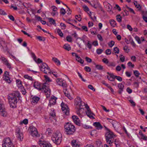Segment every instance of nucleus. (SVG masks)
<instances>
[{
	"label": "nucleus",
	"instance_id": "obj_45",
	"mask_svg": "<svg viewBox=\"0 0 147 147\" xmlns=\"http://www.w3.org/2000/svg\"><path fill=\"white\" fill-rule=\"evenodd\" d=\"M134 74L135 76L136 77H138L140 74V73L137 70H134Z\"/></svg>",
	"mask_w": 147,
	"mask_h": 147
},
{
	"label": "nucleus",
	"instance_id": "obj_33",
	"mask_svg": "<svg viewBox=\"0 0 147 147\" xmlns=\"http://www.w3.org/2000/svg\"><path fill=\"white\" fill-rule=\"evenodd\" d=\"M31 135L33 137H38L39 136V134L38 133L37 130L36 131V132L34 131L31 132Z\"/></svg>",
	"mask_w": 147,
	"mask_h": 147
},
{
	"label": "nucleus",
	"instance_id": "obj_49",
	"mask_svg": "<svg viewBox=\"0 0 147 147\" xmlns=\"http://www.w3.org/2000/svg\"><path fill=\"white\" fill-rule=\"evenodd\" d=\"M114 44L115 42L114 41L112 40L109 43L108 45L110 47H111L114 45Z\"/></svg>",
	"mask_w": 147,
	"mask_h": 147
},
{
	"label": "nucleus",
	"instance_id": "obj_54",
	"mask_svg": "<svg viewBox=\"0 0 147 147\" xmlns=\"http://www.w3.org/2000/svg\"><path fill=\"white\" fill-rule=\"evenodd\" d=\"M31 54L32 56L33 57L34 60L36 62H37V61L36 60V57L34 53H32Z\"/></svg>",
	"mask_w": 147,
	"mask_h": 147
},
{
	"label": "nucleus",
	"instance_id": "obj_29",
	"mask_svg": "<svg viewBox=\"0 0 147 147\" xmlns=\"http://www.w3.org/2000/svg\"><path fill=\"white\" fill-rule=\"evenodd\" d=\"M40 99L37 96H34L32 98V102L33 103H37Z\"/></svg>",
	"mask_w": 147,
	"mask_h": 147
},
{
	"label": "nucleus",
	"instance_id": "obj_59",
	"mask_svg": "<svg viewBox=\"0 0 147 147\" xmlns=\"http://www.w3.org/2000/svg\"><path fill=\"white\" fill-rule=\"evenodd\" d=\"M97 37L98 39L100 41H102L103 40V39L102 38V37L101 36L100 34H98L97 35Z\"/></svg>",
	"mask_w": 147,
	"mask_h": 147
},
{
	"label": "nucleus",
	"instance_id": "obj_11",
	"mask_svg": "<svg viewBox=\"0 0 147 147\" xmlns=\"http://www.w3.org/2000/svg\"><path fill=\"white\" fill-rule=\"evenodd\" d=\"M38 143L41 147H52L51 144L44 141H39Z\"/></svg>",
	"mask_w": 147,
	"mask_h": 147
},
{
	"label": "nucleus",
	"instance_id": "obj_31",
	"mask_svg": "<svg viewBox=\"0 0 147 147\" xmlns=\"http://www.w3.org/2000/svg\"><path fill=\"white\" fill-rule=\"evenodd\" d=\"M110 23L111 26L113 27H114L116 24L115 21L113 20H110Z\"/></svg>",
	"mask_w": 147,
	"mask_h": 147
},
{
	"label": "nucleus",
	"instance_id": "obj_1",
	"mask_svg": "<svg viewBox=\"0 0 147 147\" xmlns=\"http://www.w3.org/2000/svg\"><path fill=\"white\" fill-rule=\"evenodd\" d=\"M34 87L39 90H41L43 91L46 96L48 98L50 97L51 95V90L49 89L48 84L47 85L46 82L44 84H40L38 82H35L34 83Z\"/></svg>",
	"mask_w": 147,
	"mask_h": 147
},
{
	"label": "nucleus",
	"instance_id": "obj_64",
	"mask_svg": "<svg viewBox=\"0 0 147 147\" xmlns=\"http://www.w3.org/2000/svg\"><path fill=\"white\" fill-rule=\"evenodd\" d=\"M60 26L62 27H63V28H62V29H65L66 27V26L65 24H64V23H60Z\"/></svg>",
	"mask_w": 147,
	"mask_h": 147
},
{
	"label": "nucleus",
	"instance_id": "obj_21",
	"mask_svg": "<svg viewBox=\"0 0 147 147\" xmlns=\"http://www.w3.org/2000/svg\"><path fill=\"white\" fill-rule=\"evenodd\" d=\"M107 119L109 120V121L112 124L114 128H117V124H118V122L111 119Z\"/></svg>",
	"mask_w": 147,
	"mask_h": 147
},
{
	"label": "nucleus",
	"instance_id": "obj_51",
	"mask_svg": "<svg viewBox=\"0 0 147 147\" xmlns=\"http://www.w3.org/2000/svg\"><path fill=\"white\" fill-rule=\"evenodd\" d=\"M75 18L77 20L79 21H80L82 19L81 18V16L80 15L76 16Z\"/></svg>",
	"mask_w": 147,
	"mask_h": 147
},
{
	"label": "nucleus",
	"instance_id": "obj_16",
	"mask_svg": "<svg viewBox=\"0 0 147 147\" xmlns=\"http://www.w3.org/2000/svg\"><path fill=\"white\" fill-rule=\"evenodd\" d=\"M60 80L61 82L62 81V79L58 78H57L56 80V82L59 85L62 86L63 87H65L67 86V84H66L64 80H63L61 83H61H59V81Z\"/></svg>",
	"mask_w": 147,
	"mask_h": 147
},
{
	"label": "nucleus",
	"instance_id": "obj_43",
	"mask_svg": "<svg viewBox=\"0 0 147 147\" xmlns=\"http://www.w3.org/2000/svg\"><path fill=\"white\" fill-rule=\"evenodd\" d=\"M120 61L122 62H124L125 60V57L123 55H121L119 56Z\"/></svg>",
	"mask_w": 147,
	"mask_h": 147
},
{
	"label": "nucleus",
	"instance_id": "obj_22",
	"mask_svg": "<svg viewBox=\"0 0 147 147\" xmlns=\"http://www.w3.org/2000/svg\"><path fill=\"white\" fill-rule=\"evenodd\" d=\"M57 98L55 96H53V97H51V100H50V103L51 105L55 104L56 103V100Z\"/></svg>",
	"mask_w": 147,
	"mask_h": 147
},
{
	"label": "nucleus",
	"instance_id": "obj_38",
	"mask_svg": "<svg viewBox=\"0 0 147 147\" xmlns=\"http://www.w3.org/2000/svg\"><path fill=\"white\" fill-rule=\"evenodd\" d=\"M16 82L17 84L18 85V86L19 87H21L22 86V82L19 80H16Z\"/></svg>",
	"mask_w": 147,
	"mask_h": 147
},
{
	"label": "nucleus",
	"instance_id": "obj_55",
	"mask_svg": "<svg viewBox=\"0 0 147 147\" xmlns=\"http://www.w3.org/2000/svg\"><path fill=\"white\" fill-rule=\"evenodd\" d=\"M88 87L89 88L92 90L93 91H95V89L91 85H89L88 86Z\"/></svg>",
	"mask_w": 147,
	"mask_h": 147
},
{
	"label": "nucleus",
	"instance_id": "obj_32",
	"mask_svg": "<svg viewBox=\"0 0 147 147\" xmlns=\"http://www.w3.org/2000/svg\"><path fill=\"white\" fill-rule=\"evenodd\" d=\"M107 65L109 67H115L116 65L115 63V62H109L107 64Z\"/></svg>",
	"mask_w": 147,
	"mask_h": 147
},
{
	"label": "nucleus",
	"instance_id": "obj_9",
	"mask_svg": "<svg viewBox=\"0 0 147 147\" xmlns=\"http://www.w3.org/2000/svg\"><path fill=\"white\" fill-rule=\"evenodd\" d=\"M61 106L63 113L67 115H69V110L67 105L63 102H62L61 104Z\"/></svg>",
	"mask_w": 147,
	"mask_h": 147
},
{
	"label": "nucleus",
	"instance_id": "obj_46",
	"mask_svg": "<svg viewBox=\"0 0 147 147\" xmlns=\"http://www.w3.org/2000/svg\"><path fill=\"white\" fill-rule=\"evenodd\" d=\"M115 78L118 81H119V82H121L122 80V78L120 76H115Z\"/></svg>",
	"mask_w": 147,
	"mask_h": 147
},
{
	"label": "nucleus",
	"instance_id": "obj_6",
	"mask_svg": "<svg viewBox=\"0 0 147 147\" xmlns=\"http://www.w3.org/2000/svg\"><path fill=\"white\" fill-rule=\"evenodd\" d=\"M62 136L59 132H57L53 135L52 138L53 141L57 145L59 144L61 142Z\"/></svg>",
	"mask_w": 147,
	"mask_h": 147
},
{
	"label": "nucleus",
	"instance_id": "obj_7",
	"mask_svg": "<svg viewBox=\"0 0 147 147\" xmlns=\"http://www.w3.org/2000/svg\"><path fill=\"white\" fill-rule=\"evenodd\" d=\"M2 143V147H15L9 138L4 139Z\"/></svg>",
	"mask_w": 147,
	"mask_h": 147
},
{
	"label": "nucleus",
	"instance_id": "obj_26",
	"mask_svg": "<svg viewBox=\"0 0 147 147\" xmlns=\"http://www.w3.org/2000/svg\"><path fill=\"white\" fill-rule=\"evenodd\" d=\"M63 48L69 51L71 49V48L69 45L68 44H65L64 45Z\"/></svg>",
	"mask_w": 147,
	"mask_h": 147
},
{
	"label": "nucleus",
	"instance_id": "obj_48",
	"mask_svg": "<svg viewBox=\"0 0 147 147\" xmlns=\"http://www.w3.org/2000/svg\"><path fill=\"white\" fill-rule=\"evenodd\" d=\"M66 39V40L69 42H71L72 41V38L69 36H67Z\"/></svg>",
	"mask_w": 147,
	"mask_h": 147
},
{
	"label": "nucleus",
	"instance_id": "obj_41",
	"mask_svg": "<svg viewBox=\"0 0 147 147\" xmlns=\"http://www.w3.org/2000/svg\"><path fill=\"white\" fill-rule=\"evenodd\" d=\"M135 38L136 40L138 42L139 44H140L141 43V41L140 40V38L138 36H136L135 37Z\"/></svg>",
	"mask_w": 147,
	"mask_h": 147
},
{
	"label": "nucleus",
	"instance_id": "obj_17",
	"mask_svg": "<svg viewBox=\"0 0 147 147\" xmlns=\"http://www.w3.org/2000/svg\"><path fill=\"white\" fill-rule=\"evenodd\" d=\"M118 87L119 89L118 92L119 94H121L123 90L124 86L121 83H119L118 84Z\"/></svg>",
	"mask_w": 147,
	"mask_h": 147
},
{
	"label": "nucleus",
	"instance_id": "obj_56",
	"mask_svg": "<svg viewBox=\"0 0 147 147\" xmlns=\"http://www.w3.org/2000/svg\"><path fill=\"white\" fill-rule=\"evenodd\" d=\"M84 10L85 11H88L89 9L88 7L86 5H84L83 6Z\"/></svg>",
	"mask_w": 147,
	"mask_h": 147
},
{
	"label": "nucleus",
	"instance_id": "obj_50",
	"mask_svg": "<svg viewBox=\"0 0 147 147\" xmlns=\"http://www.w3.org/2000/svg\"><path fill=\"white\" fill-rule=\"evenodd\" d=\"M77 73L78 74V75L79 76L81 79L83 81H84V82H86V80L83 78V77H82L81 74L79 72H77Z\"/></svg>",
	"mask_w": 147,
	"mask_h": 147
},
{
	"label": "nucleus",
	"instance_id": "obj_42",
	"mask_svg": "<svg viewBox=\"0 0 147 147\" xmlns=\"http://www.w3.org/2000/svg\"><path fill=\"white\" fill-rule=\"evenodd\" d=\"M44 76L45 78V80H46V81L47 82H49L51 81V80L48 77V76L47 75H45Z\"/></svg>",
	"mask_w": 147,
	"mask_h": 147
},
{
	"label": "nucleus",
	"instance_id": "obj_24",
	"mask_svg": "<svg viewBox=\"0 0 147 147\" xmlns=\"http://www.w3.org/2000/svg\"><path fill=\"white\" fill-rule=\"evenodd\" d=\"M139 134L141 136V138L144 140H147V136L144 135L141 131L139 132Z\"/></svg>",
	"mask_w": 147,
	"mask_h": 147
},
{
	"label": "nucleus",
	"instance_id": "obj_25",
	"mask_svg": "<svg viewBox=\"0 0 147 147\" xmlns=\"http://www.w3.org/2000/svg\"><path fill=\"white\" fill-rule=\"evenodd\" d=\"M76 60L79 63L81 64L84 63V60L82 59L80 57L78 56V55H76Z\"/></svg>",
	"mask_w": 147,
	"mask_h": 147
},
{
	"label": "nucleus",
	"instance_id": "obj_61",
	"mask_svg": "<svg viewBox=\"0 0 147 147\" xmlns=\"http://www.w3.org/2000/svg\"><path fill=\"white\" fill-rule=\"evenodd\" d=\"M105 53L107 55H110L111 53V50L109 49H107Z\"/></svg>",
	"mask_w": 147,
	"mask_h": 147
},
{
	"label": "nucleus",
	"instance_id": "obj_30",
	"mask_svg": "<svg viewBox=\"0 0 147 147\" xmlns=\"http://www.w3.org/2000/svg\"><path fill=\"white\" fill-rule=\"evenodd\" d=\"M49 21L51 23V24H53V25H56V24L55 22V20L52 18H48Z\"/></svg>",
	"mask_w": 147,
	"mask_h": 147
},
{
	"label": "nucleus",
	"instance_id": "obj_62",
	"mask_svg": "<svg viewBox=\"0 0 147 147\" xmlns=\"http://www.w3.org/2000/svg\"><path fill=\"white\" fill-rule=\"evenodd\" d=\"M24 78H25L26 79H27L30 80H32V78L29 76H28V75H25L24 76Z\"/></svg>",
	"mask_w": 147,
	"mask_h": 147
},
{
	"label": "nucleus",
	"instance_id": "obj_27",
	"mask_svg": "<svg viewBox=\"0 0 147 147\" xmlns=\"http://www.w3.org/2000/svg\"><path fill=\"white\" fill-rule=\"evenodd\" d=\"M52 60L55 63H57L58 65H60V62L57 58L55 57H53L52 58Z\"/></svg>",
	"mask_w": 147,
	"mask_h": 147
},
{
	"label": "nucleus",
	"instance_id": "obj_28",
	"mask_svg": "<svg viewBox=\"0 0 147 147\" xmlns=\"http://www.w3.org/2000/svg\"><path fill=\"white\" fill-rule=\"evenodd\" d=\"M64 93L65 95L70 100H71L72 99V98L70 94L68 91H66L64 92Z\"/></svg>",
	"mask_w": 147,
	"mask_h": 147
},
{
	"label": "nucleus",
	"instance_id": "obj_36",
	"mask_svg": "<svg viewBox=\"0 0 147 147\" xmlns=\"http://www.w3.org/2000/svg\"><path fill=\"white\" fill-rule=\"evenodd\" d=\"M57 32L58 34L61 37H62L63 36V34L61 30L59 29H57Z\"/></svg>",
	"mask_w": 147,
	"mask_h": 147
},
{
	"label": "nucleus",
	"instance_id": "obj_34",
	"mask_svg": "<svg viewBox=\"0 0 147 147\" xmlns=\"http://www.w3.org/2000/svg\"><path fill=\"white\" fill-rule=\"evenodd\" d=\"M31 132H36L37 129L34 127L31 126L30 127Z\"/></svg>",
	"mask_w": 147,
	"mask_h": 147
},
{
	"label": "nucleus",
	"instance_id": "obj_40",
	"mask_svg": "<svg viewBox=\"0 0 147 147\" xmlns=\"http://www.w3.org/2000/svg\"><path fill=\"white\" fill-rule=\"evenodd\" d=\"M60 13L64 15L66 13L65 10L63 8H61L60 9Z\"/></svg>",
	"mask_w": 147,
	"mask_h": 147
},
{
	"label": "nucleus",
	"instance_id": "obj_44",
	"mask_svg": "<svg viewBox=\"0 0 147 147\" xmlns=\"http://www.w3.org/2000/svg\"><path fill=\"white\" fill-rule=\"evenodd\" d=\"M113 50L115 53L118 54L119 53V49L117 47H114L113 49Z\"/></svg>",
	"mask_w": 147,
	"mask_h": 147
},
{
	"label": "nucleus",
	"instance_id": "obj_12",
	"mask_svg": "<svg viewBox=\"0 0 147 147\" xmlns=\"http://www.w3.org/2000/svg\"><path fill=\"white\" fill-rule=\"evenodd\" d=\"M3 106V105L0 104V114L4 117L6 116L7 113Z\"/></svg>",
	"mask_w": 147,
	"mask_h": 147
},
{
	"label": "nucleus",
	"instance_id": "obj_19",
	"mask_svg": "<svg viewBox=\"0 0 147 147\" xmlns=\"http://www.w3.org/2000/svg\"><path fill=\"white\" fill-rule=\"evenodd\" d=\"M93 125L96 127V129H101L102 128V126L99 122H94L93 123Z\"/></svg>",
	"mask_w": 147,
	"mask_h": 147
},
{
	"label": "nucleus",
	"instance_id": "obj_8",
	"mask_svg": "<svg viewBox=\"0 0 147 147\" xmlns=\"http://www.w3.org/2000/svg\"><path fill=\"white\" fill-rule=\"evenodd\" d=\"M40 67V70L45 74L51 73L50 68L45 63H43Z\"/></svg>",
	"mask_w": 147,
	"mask_h": 147
},
{
	"label": "nucleus",
	"instance_id": "obj_2",
	"mask_svg": "<svg viewBox=\"0 0 147 147\" xmlns=\"http://www.w3.org/2000/svg\"><path fill=\"white\" fill-rule=\"evenodd\" d=\"M20 97V93L18 91L14 92L10 95V96L8 98V99L11 107L15 108L16 107L17 102V98H19Z\"/></svg>",
	"mask_w": 147,
	"mask_h": 147
},
{
	"label": "nucleus",
	"instance_id": "obj_52",
	"mask_svg": "<svg viewBox=\"0 0 147 147\" xmlns=\"http://www.w3.org/2000/svg\"><path fill=\"white\" fill-rule=\"evenodd\" d=\"M103 50L101 49H98L96 50V52L98 54H101Z\"/></svg>",
	"mask_w": 147,
	"mask_h": 147
},
{
	"label": "nucleus",
	"instance_id": "obj_23",
	"mask_svg": "<svg viewBox=\"0 0 147 147\" xmlns=\"http://www.w3.org/2000/svg\"><path fill=\"white\" fill-rule=\"evenodd\" d=\"M0 44L3 48L4 47H5V45L7 44V43L5 42L3 39L2 38H0Z\"/></svg>",
	"mask_w": 147,
	"mask_h": 147
},
{
	"label": "nucleus",
	"instance_id": "obj_57",
	"mask_svg": "<svg viewBox=\"0 0 147 147\" xmlns=\"http://www.w3.org/2000/svg\"><path fill=\"white\" fill-rule=\"evenodd\" d=\"M5 51H7L8 53L10 54L9 53V51L8 48L7 47V44L5 45V47H4L3 48Z\"/></svg>",
	"mask_w": 147,
	"mask_h": 147
},
{
	"label": "nucleus",
	"instance_id": "obj_13",
	"mask_svg": "<svg viewBox=\"0 0 147 147\" xmlns=\"http://www.w3.org/2000/svg\"><path fill=\"white\" fill-rule=\"evenodd\" d=\"M0 59L3 61V63L6 65L8 68L10 69L11 68L10 64L8 63L7 60L5 57H1Z\"/></svg>",
	"mask_w": 147,
	"mask_h": 147
},
{
	"label": "nucleus",
	"instance_id": "obj_53",
	"mask_svg": "<svg viewBox=\"0 0 147 147\" xmlns=\"http://www.w3.org/2000/svg\"><path fill=\"white\" fill-rule=\"evenodd\" d=\"M23 123L25 125H26L28 123V120L27 119H24L22 122L20 123L21 124H22Z\"/></svg>",
	"mask_w": 147,
	"mask_h": 147
},
{
	"label": "nucleus",
	"instance_id": "obj_60",
	"mask_svg": "<svg viewBox=\"0 0 147 147\" xmlns=\"http://www.w3.org/2000/svg\"><path fill=\"white\" fill-rule=\"evenodd\" d=\"M129 102L131 103V105L133 106L134 107L136 106L135 103L133 101L132 99L129 100Z\"/></svg>",
	"mask_w": 147,
	"mask_h": 147
},
{
	"label": "nucleus",
	"instance_id": "obj_5",
	"mask_svg": "<svg viewBox=\"0 0 147 147\" xmlns=\"http://www.w3.org/2000/svg\"><path fill=\"white\" fill-rule=\"evenodd\" d=\"M64 130L67 135H70L74 133L76 128L74 125L68 122L64 125Z\"/></svg>",
	"mask_w": 147,
	"mask_h": 147
},
{
	"label": "nucleus",
	"instance_id": "obj_63",
	"mask_svg": "<svg viewBox=\"0 0 147 147\" xmlns=\"http://www.w3.org/2000/svg\"><path fill=\"white\" fill-rule=\"evenodd\" d=\"M86 61L88 62L89 63H91L92 61V59L88 57H86L85 58Z\"/></svg>",
	"mask_w": 147,
	"mask_h": 147
},
{
	"label": "nucleus",
	"instance_id": "obj_14",
	"mask_svg": "<svg viewBox=\"0 0 147 147\" xmlns=\"http://www.w3.org/2000/svg\"><path fill=\"white\" fill-rule=\"evenodd\" d=\"M20 129L18 128L16 132V135L17 137L18 138V139L21 141L23 139V135L22 133H21L20 132Z\"/></svg>",
	"mask_w": 147,
	"mask_h": 147
},
{
	"label": "nucleus",
	"instance_id": "obj_3",
	"mask_svg": "<svg viewBox=\"0 0 147 147\" xmlns=\"http://www.w3.org/2000/svg\"><path fill=\"white\" fill-rule=\"evenodd\" d=\"M75 104L76 105V111L77 114L80 116L81 114L83 112V106L85 105V103L82 102L80 97H78L75 99Z\"/></svg>",
	"mask_w": 147,
	"mask_h": 147
},
{
	"label": "nucleus",
	"instance_id": "obj_37",
	"mask_svg": "<svg viewBox=\"0 0 147 147\" xmlns=\"http://www.w3.org/2000/svg\"><path fill=\"white\" fill-rule=\"evenodd\" d=\"M96 67L98 70H101L103 69V67L100 65H96Z\"/></svg>",
	"mask_w": 147,
	"mask_h": 147
},
{
	"label": "nucleus",
	"instance_id": "obj_47",
	"mask_svg": "<svg viewBox=\"0 0 147 147\" xmlns=\"http://www.w3.org/2000/svg\"><path fill=\"white\" fill-rule=\"evenodd\" d=\"M84 69L87 72H90L91 71V69L89 67L86 66L84 67Z\"/></svg>",
	"mask_w": 147,
	"mask_h": 147
},
{
	"label": "nucleus",
	"instance_id": "obj_15",
	"mask_svg": "<svg viewBox=\"0 0 147 147\" xmlns=\"http://www.w3.org/2000/svg\"><path fill=\"white\" fill-rule=\"evenodd\" d=\"M72 118L74 123L77 125H80V121L77 116L74 115L72 116Z\"/></svg>",
	"mask_w": 147,
	"mask_h": 147
},
{
	"label": "nucleus",
	"instance_id": "obj_18",
	"mask_svg": "<svg viewBox=\"0 0 147 147\" xmlns=\"http://www.w3.org/2000/svg\"><path fill=\"white\" fill-rule=\"evenodd\" d=\"M71 145L73 147H79L80 144L76 140H74L71 141Z\"/></svg>",
	"mask_w": 147,
	"mask_h": 147
},
{
	"label": "nucleus",
	"instance_id": "obj_4",
	"mask_svg": "<svg viewBox=\"0 0 147 147\" xmlns=\"http://www.w3.org/2000/svg\"><path fill=\"white\" fill-rule=\"evenodd\" d=\"M107 131L106 133L105 138L107 143L110 146H112V144L114 142V139L115 135L113 132L108 128L105 126Z\"/></svg>",
	"mask_w": 147,
	"mask_h": 147
},
{
	"label": "nucleus",
	"instance_id": "obj_10",
	"mask_svg": "<svg viewBox=\"0 0 147 147\" xmlns=\"http://www.w3.org/2000/svg\"><path fill=\"white\" fill-rule=\"evenodd\" d=\"M84 106H85V108L87 109V111L86 112V114L87 116L89 117L90 118L92 119H94V117H93V115L94 116V114L93 113L91 112L90 109L89 107L88 106L87 104H85Z\"/></svg>",
	"mask_w": 147,
	"mask_h": 147
},
{
	"label": "nucleus",
	"instance_id": "obj_39",
	"mask_svg": "<svg viewBox=\"0 0 147 147\" xmlns=\"http://www.w3.org/2000/svg\"><path fill=\"white\" fill-rule=\"evenodd\" d=\"M4 80L8 83H10L11 82L10 78L8 76L5 77L4 78Z\"/></svg>",
	"mask_w": 147,
	"mask_h": 147
},
{
	"label": "nucleus",
	"instance_id": "obj_35",
	"mask_svg": "<svg viewBox=\"0 0 147 147\" xmlns=\"http://www.w3.org/2000/svg\"><path fill=\"white\" fill-rule=\"evenodd\" d=\"M116 19L118 22H120L121 21L122 17L120 15H117L116 16Z\"/></svg>",
	"mask_w": 147,
	"mask_h": 147
},
{
	"label": "nucleus",
	"instance_id": "obj_58",
	"mask_svg": "<svg viewBox=\"0 0 147 147\" xmlns=\"http://www.w3.org/2000/svg\"><path fill=\"white\" fill-rule=\"evenodd\" d=\"M103 62L107 65L109 62L108 60L106 58H104L102 60Z\"/></svg>",
	"mask_w": 147,
	"mask_h": 147
},
{
	"label": "nucleus",
	"instance_id": "obj_20",
	"mask_svg": "<svg viewBox=\"0 0 147 147\" xmlns=\"http://www.w3.org/2000/svg\"><path fill=\"white\" fill-rule=\"evenodd\" d=\"M107 73L109 74V77H110V78H109V80L112 82L114 81L115 79V75L113 73H110L109 72H107Z\"/></svg>",
	"mask_w": 147,
	"mask_h": 147
}]
</instances>
